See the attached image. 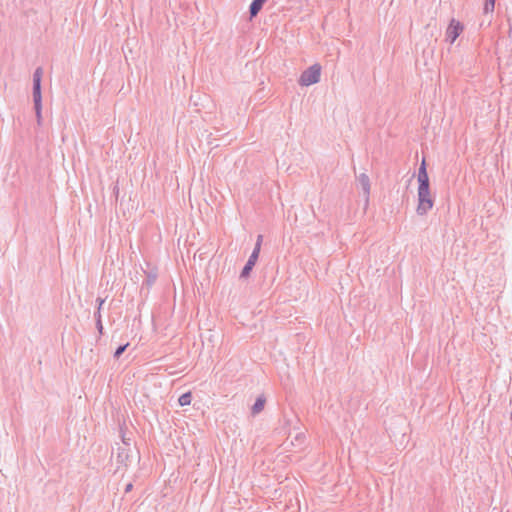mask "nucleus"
Here are the masks:
<instances>
[{
    "mask_svg": "<svg viewBox=\"0 0 512 512\" xmlns=\"http://www.w3.org/2000/svg\"><path fill=\"white\" fill-rule=\"evenodd\" d=\"M43 75V69L41 67L36 68L33 73V102L38 125L42 123V95H41V79Z\"/></svg>",
    "mask_w": 512,
    "mask_h": 512,
    "instance_id": "obj_1",
    "label": "nucleus"
},
{
    "mask_svg": "<svg viewBox=\"0 0 512 512\" xmlns=\"http://www.w3.org/2000/svg\"><path fill=\"white\" fill-rule=\"evenodd\" d=\"M418 204L416 212L418 215H426L434 206V199L430 192V187H418Z\"/></svg>",
    "mask_w": 512,
    "mask_h": 512,
    "instance_id": "obj_2",
    "label": "nucleus"
},
{
    "mask_svg": "<svg viewBox=\"0 0 512 512\" xmlns=\"http://www.w3.org/2000/svg\"><path fill=\"white\" fill-rule=\"evenodd\" d=\"M320 76L321 66L319 64H314L302 72L298 82L301 86H310L318 83L320 81Z\"/></svg>",
    "mask_w": 512,
    "mask_h": 512,
    "instance_id": "obj_3",
    "label": "nucleus"
},
{
    "mask_svg": "<svg viewBox=\"0 0 512 512\" xmlns=\"http://www.w3.org/2000/svg\"><path fill=\"white\" fill-rule=\"evenodd\" d=\"M463 29L464 27L459 21L452 19L446 30V40L449 41L450 43H454L455 40L459 37V35L462 33Z\"/></svg>",
    "mask_w": 512,
    "mask_h": 512,
    "instance_id": "obj_4",
    "label": "nucleus"
},
{
    "mask_svg": "<svg viewBox=\"0 0 512 512\" xmlns=\"http://www.w3.org/2000/svg\"><path fill=\"white\" fill-rule=\"evenodd\" d=\"M259 257V248L253 249L247 263L242 269L241 277H247Z\"/></svg>",
    "mask_w": 512,
    "mask_h": 512,
    "instance_id": "obj_5",
    "label": "nucleus"
},
{
    "mask_svg": "<svg viewBox=\"0 0 512 512\" xmlns=\"http://www.w3.org/2000/svg\"><path fill=\"white\" fill-rule=\"evenodd\" d=\"M358 182L364 192L365 203L368 204L369 203V195H370V179H369L368 175L365 173H361L358 176Z\"/></svg>",
    "mask_w": 512,
    "mask_h": 512,
    "instance_id": "obj_6",
    "label": "nucleus"
},
{
    "mask_svg": "<svg viewBox=\"0 0 512 512\" xmlns=\"http://www.w3.org/2000/svg\"><path fill=\"white\" fill-rule=\"evenodd\" d=\"M418 187H428L429 186V177L426 170V163L425 160L422 161L419 170H418Z\"/></svg>",
    "mask_w": 512,
    "mask_h": 512,
    "instance_id": "obj_7",
    "label": "nucleus"
},
{
    "mask_svg": "<svg viewBox=\"0 0 512 512\" xmlns=\"http://www.w3.org/2000/svg\"><path fill=\"white\" fill-rule=\"evenodd\" d=\"M267 0H253L251 5H250V8H249V13H250V17H255L259 11L262 9L263 7V4L266 2Z\"/></svg>",
    "mask_w": 512,
    "mask_h": 512,
    "instance_id": "obj_8",
    "label": "nucleus"
},
{
    "mask_svg": "<svg viewBox=\"0 0 512 512\" xmlns=\"http://www.w3.org/2000/svg\"><path fill=\"white\" fill-rule=\"evenodd\" d=\"M264 405H265V398L263 396H259L252 406V409H251L252 414L256 415V414L260 413L263 410Z\"/></svg>",
    "mask_w": 512,
    "mask_h": 512,
    "instance_id": "obj_9",
    "label": "nucleus"
},
{
    "mask_svg": "<svg viewBox=\"0 0 512 512\" xmlns=\"http://www.w3.org/2000/svg\"><path fill=\"white\" fill-rule=\"evenodd\" d=\"M191 399H192L191 392H187V393L182 394L179 397L178 403L180 406H187L191 403Z\"/></svg>",
    "mask_w": 512,
    "mask_h": 512,
    "instance_id": "obj_10",
    "label": "nucleus"
},
{
    "mask_svg": "<svg viewBox=\"0 0 512 512\" xmlns=\"http://www.w3.org/2000/svg\"><path fill=\"white\" fill-rule=\"evenodd\" d=\"M156 278H157L156 272L151 271V272L147 273V278L143 284L147 285V287H151L155 283Z\"/></svg>",
    "mask_w": 512,
    "mask_h": 512,
    "instance_id": "obj_11",
    "label": "nucleus"
},
{
    "mask_svg": "<svg viewBox=\"0 0 512 512\" xmlns=\"http://www.w3.org/2000/svg\"><path fill=\"white\" fill-rule=\"evenodd\" d=\"M495 9V0H485L484 13H492Z\"/></svg>",
    "mask_w": 512,
    "mask_h": 512,
    "instance_id": "obj_12",
    "label": "nucleus"
},
{
    "mask_svg": "<svg viewBox=\"0 0 512 512\" xmlns=\"http://www.w3.org/2000/svg\"><path fill=\"white\" fill-rule=\"evenodd\" d=\"M129 346V343H126L124 345L119 346L116 351L114 352V357L119 358L121 354L126 350V348Z\"/></svg>",
    "mask_w": 512,
    "mask_h": 512,
    "instance_id": "obj_13",
    "label": "nucleus"
},
{
    "mask_svg": "<svg viewBox=\"0 0 512 512\" xmlns=\"http://www.w3.org/2000/svg\"><path fill=\"white\" fill-rule=\"evenodd\" d=\"M262 240H263V236L258 235L254 249H257V248H259V250L261 249Z\"/></svg>",
    "mask_w": 512,
    "mask_h": 512,
    "instance_id": "obj_14",
    "label": "nucleus"
},
{
    "mask_svg": "<svg viewBox=\"0 0 512 512\" xmlns=\"http://www.w3.org/2000/svg\"><path fill=\"white\" fill-rule=\"evenodd\" d=\"M96 326H97V329L100 333H102V330H103V325H102V320L101 319H97L96 321Z\"/></svg>",
    "mask_w": 512,
    "mask_h": 512,
    "instance_id": "obj_15",
    "label": "nucleus"
},
{
    "mask_svg": "<svg viewBox=\"0 0 512 512\" xmlns=\"http://www.w3.org/2000/svg\"><path fill=\"white\" fill-rule=\"evenodd\" d=\"M104 302H105V299L100 298V297H99V298H97V303H98V308H97V309H98V310H101L102 305L104 304Z\"/></svg>",
    "mask_w": 512,
    "mask_h": 512,
    "instance_id": "obj_16",
    "label": "nucleus"
},
{
    "mask_svg": "<svg viewBox=\"0 0 512 512\" xmlns=\"http://www.w3.org/2000/svg\"><path fill=\"white\" fill-rule=\"evenodd\" d=\"M132 487H133V486H132V484H131V483H128V484L126 485V487H125V492H126V493L130 492V491L132 490Z\"/></svg>",
    "mask_w": 512,
    "mask_h": 512,
    "instance_id": "obj_17",
    "label": "nucleus"
},
{
    "mask_svg": "<svg viewBox=\"0 0 512 512\" xmlns=\"http://www.w3.org/2000/svg\"><path fill=\"white\" fill-rule=\"evenodd\" d=\"M95 318H96V320L101 319V310L97 309V312L95 313Z\"/></svg>",
    "mask_w": 512,
    "mask_h": 512,
    "instance_id": "obj_18",
    "label": "nucleus"
},
{
    "mask_svg": "<svg viewBox=\"0 0 512 512\" xmlns=\"http://www.w3.org/2000/svg\"><path fill=\"white\" fill-rule=\"evenodd\" d=\"M511 419H512V413H511Z\"/></svg>",
    "mask_w": 512,
    "mask_h": 512,
    "instance_id": "obj_19",
    "label": "nucleus"
}]
</instances>
